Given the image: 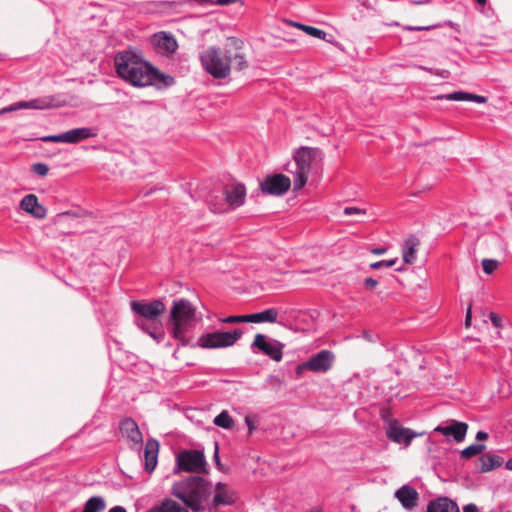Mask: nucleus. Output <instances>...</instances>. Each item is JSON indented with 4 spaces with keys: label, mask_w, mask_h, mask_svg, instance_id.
<instances>
[{
    "label": "nucleus",
    "mask_w": 512,
    "mask_h": 512,
    "mask_svg": "<svg viewBox=\"0 0 512 512\" xmlns=\"http://www.w3.org/2000/svg\"><path fill=\"white\" fill-rule=\"evenodd\" d=\"M471 321H472V312H471V306H469L467 313H466V317H465V323H464L466 328H469L471 326Z\"/></svg>",
    "instance_id": "nucleus-45"
},
{
    "label": "nucleus",
    "mask_w": 512,
    "mask_h": 512,
    "mask_svg": "<svg viewBox=\"0 0 512 512\" xmlns=\"http://www.w3.org/2000/svg\"><path fill=\"white\" fill-rule=\"evenodd\" d=\"M434 28L433 25H428V26H407L405 27V29L409 30V31H424V30H430Z\"/></svg>",
    "instance_id": "nucleus-41"
},
{
    "label": "nucleus",
    "mask_w": 512,
    "mask_h": 512,
    "mask_svg": "<svg viewBox=\"0 0 512 512\" xmlns=\"http://www.w3.org/2000/svg\"><path fill=\"white\" fill-rule=\"evenodd\" d=\"M141 54L142 52L137 48H129L116 54L114 63L116 71L122 79L125 80L127 76L132 75L131 72L137 66Z\"/></svg>",
    "instance_id": "nucleus-9"
},
{
    "label": "nucleus",
    "mask_w": 512,
    "mask_h": 512,
    "mask_svg": "<svg viewBox=\"0 0 512 512\" xmlns=\"http://www.w3.org/2000/svg\"><path fill=\"white\" fill-rule=\"evenodd\" d=\"M468 425L464 422L452 421L448 426H437L434 431L445 436H452L456 442H462L465 439Z\"/></svg>",
    "instance_id": "nucleus-20"
},
{
    "label": "nucleus",
    "mask_w": 512,
    "mask_h": 512,
    "mask_svg": "<svg viewBox=\"0 0 512 512\" xmlns=\"http://www.w3.org/2000/svg\"><path fill=\"white\" fill-rule=\"evenodd\" d=\"M478 509H477V506L474 505V504H468L464 507V511L463 512H477Z\"/></svg>",
    "instance_id": "nucleus-49"
},
{
    "label": "nucleus",
    "mask_w": 512,
    "mask_h": 512,
    "mask_svg": "<svg viewBox=\"0 0 512 512\" xmlns=\"http://www.w3.org/2000/svg\"><path fill=\"white\" fill-rule=\"evenodd\" d=\"M490 319L495 327L501 326V318L496 313L491 312Z\"/></svg>",
    "instance_id": "nucleus-44"
},
{
    "label": "nucleus",
    "mask_w": 512,
    "mask_h": 512,
    "mask_svg": "<svg viewBox=\"0 0 512 512\" xmlns=\"http://www.w3.org/2000/svg\"><path fill=\"white\" fill-rule=\"evenodd\" d=\"M31 170L39 176H46L48 174L49 168L44 163H35L32 165Z\"/></svg>",
    "instance_id": "nucleus-35"
},
{
    "label": "nucleus",
    "mask_w": 512,
    "mask_h": 512,
    "mask_svg": "<svg viewBox=\"0 0 512 512\" xmlns=\"http://www.w3.org/2000/svg\"><path fill=\"white\" fill-rule=\"evenodd\" d=\"M386 435L393 442L404 443L406 446L417 436L411 429L400 426L396 420L390 422Z\"/></svg>",
    "instance_id": "nucleus-18"
},
{
    "label": "nucleus",
    "mask_w": 512,
    "mask_h": 512,
    "mask_svg": "<svg viewBox=\"0 0 512 512\" xmlns=\"http://www.w3.org/2000/svg\"><path fill=\"white\" fill-rule=\"evenodd\" d=\"M195 322L196 307L189 300L181 298L173 301L169 314L171 334L182 345L188 344L186 334L194 327Z\"/></svg>",
    "instance_id": "nucleus-3"
},
{
    "label": "nucleus",
    "mask_w": 512,
    "mask_h": 512,
    "mask_svg": "<svg viewBox=\"0 0 512 512\" xmlns=\"http://www.w3.org/2000/svg\"><path fill=\"white\" fill-rule=\"evenodd\" d=\"M243 335L241 329L230 332L215 331L200 336L197 345L203 349H217L233 346Z\"/></svg>",
    "instance_id": "nucleus-7"
},
{
    "label": "nucleus",
    "mask_w": 512,
    "mask_h": 512,
    "mask_svg": "<svg viewBox=\"0 0 512 512\" xmlns=\"http://www.w3.org/2000/svg\"><path fill=\"white\" fill-rule=\"evenodd\" d=\"M235 503V494L227 484L218 482L214 488V497L209 505V510H216L222 505H232Z\"/></svg>",
    "instance_id": "nucleus-17"
},
{
    "label": "nucleus",
    "mask_w": 512,
    "mask_h": 512,
    "mask_svg": "<svg viewBox=\"0 0 512 512\" xmlns=\"http://www.w3.org/2000/svg\"><path fill=\"white\" fill-rule=\"evenodd\" d=\"M420 246V240L410 235L404 242L402 247V258L406 264H413L416 260V252Z\"/></svg>",
    "instance_id": "nucleus-24"
},
{
    "label": "nucleus",
    "mask_w": 512,
    "mask_h": 512,
    "mask_svg": "<svg viewBox=\"0 0 512 512\" xmlns=\"http://www.w3.org/2000/svg\"><path fill=\"white\" fill-rule=\"evenodd\" d=\"M319 155L317 148L302 147L294 154V160L297 166L294 178V189L299 190L307 183L308 175L311 171L312 162Z\"/></svg>",
    "instance_id": "nucleus-6"
},
{
    "label": "nucleus",
    "mask_w": 512,
    "mask_h": 512,
    "mask_svg": "<svg viewBox=\"0 0 512 512\" xmlns=\"http://www.w3.org/2000/svg\"><path fill=\"white\" fill-rule=\"evenodd\" d=\"M344 214L347 216L356 215V214L357 215H365L366 211L362 210L360 208H357V207H346L344 209Z\"/></svg>",
    "instance_id": "nucleus-38"
},
{
    "label": "nucleus",
    "mask_w": 512,
    "mask_h": 512,
    "mask_svg": "<svg viewBox=\"0 0 512 512\" xmlns=\"http://www.w3.org/2000/svg\"><path fill=\"white\" fill-rule=\"evenodd\" d=\"M503 458L498 455L486 454L479 458V470L482 473L489 472L503 464Z\"/></svg>",
    "instance_id": "nucleus-29"
},
{
    "label": "nucleus",
    "mask_w": 512,
    "mask_h": 512,
    "mask_svg": "<svg viewBox=\"0 0 512 512\" xmlns=\"http://www.w3.org/2000/svg\"><path fill=\"white\" fill-rule=\"evenodd\" d=\"M436 99H446V100H452V101H473L477 103H486L487 98L481 95H476L469 92L464 91H456L450 94L446 95H440L437 96Z\"/></svg>",
    "instance_id": "nucleus-27"
},
{
    "label": "nucleus",
    "mask_w": 512,
    "mask_h": 512,
    "mask_svg": "<svg viewBox=\"0 0 512 512\" xmlns=\"http://www.w3.org/2000/svg\"><path fill=\"white\" fill-rule=\"evenodd\" d=\"M223 195L226 203L232 208H238L245 203L246 187L242 183H231L224 187Z\"/></svg>",
    "instance_id": "nucleus-16"
},
{
    "label": "nucleus",
    "mask_w": 512,
    "mask_h": 512,
    "mask_svg": "<svg viewBox=\"0 0 512 512\" xmlns=\"http://www.w3.org/2000/svg\"><path fill=\"white\" fill-rule=\"evenodd\" d=\"M42 141L44 142H63L66 143V132L61 133L59 135H49L42 138Z\"/></svg>",
    "instance_id": "nucleus-37"
},
{
    "label": "nucleus",
    "mask_w": 512,
    "mask_h": 512,
    "mask_svg": "<svg viewBox=\"0 0 512 512\" xmlns=\"http://www.w3.org/2000/svg\"><path fill=\"white\" fill-rule=\"evenodd\" d=\"M211 492V484L201 476H188L171 487V494L192 512L205 510Z\"/></svg>",
    "instance_id": "nucleus-2"
},
{
    "label": "nucleus",
    "mask_w": 512,
    "mask_h": 512,
    "mask_svg": "<svg viewBox=\"0 0 512 512\" xmlns=\"http://www.w3.org/2000/svg\"><path fill=\"white\" fill-rule=\"evenodd\" d=\"M334 362L335 354L330 350H322L306 361V367L315 373H326L332 368Z\"/></svg>",
    "instance_id": "nucleus-14"
},
{
    "label": "nucleus",
    "mask_w": 512,
    "mask_h": 512,
    "mask_svg": "<svg viewBox=\"0 0 512 512\" xmlns=\"http://www.w3.org/2000/svg\"><path fill=\"white\" fill-rule=\"evenodd\" d=\"M105 508L106 502L102 496H92L85 502L82 512H103Z\"/></svg>",
    "instance_id": "nucleus-30"
},
{
    "label": "nucleus",
    "mask_w": 512,
    "mask_h": 512,
    "mask_svg": "<svg viewBox=\"0 0 512 512\" xmlns=\"http://www.w3.org/2000/svg\"><path fill=\"white\" fill-rule=\"evenodd\" d=\"M96 134L91 128L81 127L66 131V143L76 144L88 138L94 137Z\"/></svg>",
    "instance_id": "nucleus-28"
},
{
    "label": "nucleus",
    "mask_w": 512,
    "mask_h": 512,
    "mask_svg": "<svg viewBox=\"0 0 512 512\" xmlns=\"http://www.w3.org/2000/svg\"><path fill=\"white\" fill-rule=\"evenodd\" d=\"M482 267L486 274H492L497 269L498 262L494 259H483Z\"/></svg>",
    "instance_id": "nucleus-34"
},
{
    "label": "nucleus",
    "mask_w": 512,
    "mask_h": 512,
    "mask_svg": "<svg viewBox=\"0 0 512 512\" xmlns=\"http://www.w3.org/2000/svg\"><path fill=\"white\" fill-rule=\"evenodd\" d=\"M200 62L204 70L215 79H226L234 67L237 71L248 68L249 63L244 52V42L236 37L226 39L224 50L216 46H209L200 55Z\"/></svg>",
    "instance_id": "nucleus-1"
},
{
    "label": "nucleus",
    "mask_w": 512,
    "mask_h": 512,
    "mask_svg": "<svg viewBox=\"0 0 512 512\" xmlns=\"http://www.w3.org/2000/svg\"><path fill=\"white\" fill-rule=\"evenodd\" d=\"M70 214H72V213L69 212V211H66L64 213L59 214L58 217H61V216H64V215H70Z\"/></svg>",
    "instance_id": "nucleus-54"
},
{
    "label": "nucleus",
    "mask_w": 512,
    "mask_h": 512,
    "mask_svg": "<svg viewBox=\"0 0 512 512\" xmlns=\"http://www.w3.org/2000/svg\"><path fill=\"white\" fill-rule=\"evenodd\" d=\"M479 4L481 5H485L486 4V0H476Z\"/></svg>",
    "instance_id": "nucleus-55"
},
{
    "label": "nucleus",
    "mask_w": 512,
    "mask_h": 512,
    "mask_svg": "<svg viewBox=\"0 0 512 512\" xmlns=\"http://www.w3.org/2000/svg\"><path fill=\"white\" fill-rule=\"evenodd\" d=\"M364 285L367 289L372 290L377 287L378 282L373 278H366L364 281Z\"/></svg>",
    "instance_id": "nucleus-42"
},
{
    "label": "nucleus",
    "mask_w": 512,
    "mask_h": 512,
    "mask_svg": "<svg viewBox=\"0 0 512 512\" xmlns=\"http://www.w3.org/2000/svg\"><path fill=\"white\" fill-rule=\"evenodd\" d=\"M158 452H159L158 441L155 439H149L146 442L145 449H144L145 470L148 473L153 472L157 466Z\"/></svg>",
    "instance_id": "nucleus-22"
},
{
    "label": "nucleus",
    "mask_w": 512,
    "mask_h": 512,
    "mask_svg": "<svg viewBox=\"0 0 512 512\" xmlns=\"http://www.w3.org/2000/svg\"><path fill=\"white\" fill-rule=\"evenodd\" d=\"M213 422L216 426L224 429H230L234 425V420L227 411H222L214 418Z\"/></svg>",
    "instance_id": "nucleus-32"
},
{
    "label": "nucleus",
    "mask_w": 512,
    "mask_h": 512,
    "mask_svg": "<svg viewBox=\"0 0 512 512\" xmlns=\"http://www.w3.org/2000/svg\"><path fill=\"white\" fill-rule=\"evenodd\" d=\"M428 71L430 73L435 74L437 76H440L442 78H448L449 75H450L449 70H446V69H443V70H440V71L439 70L433 71L432 69H429Z\"/></svg>",
    "instance_id": "nucleus-43"
},
{
    "label": "nucleus",
    "mask_w": 512,
    "mask_h": 512,
    "mask_svg": "<svg viewBox=\"0 0 512 512\" xmlns=\"http://www.w3.org/2000/svg\"><path fill=\"white\" fill-rule=\"evenodd\" d=\"M236 3L243 4L242 0H215V5L219 6H228Z\"/></svg>",
    "instance_id": "nucleus-40"
},
{
    "label": "nucleus",
    "mask_w": 512,
    "mask_h": 512,
    "mask_svg": "<svg viewBox=\"0 0 512 512\" xmlns=\"http://www.w3.org/2000/svg\"><path fill=\"white\" fill-rule=\"evenodd\" d=\"M386 252H387V249L384 247L371 249V253L375 254V255H382V254H385Z\"/></svg>",
    "instance_id": "nucleus-46"
},
{
    "label": "nucleus",
    "mask_w": 512,
    "mask_h": 512,
    "mask_svg": "<svg viewBox=\"0 0 512 512\" xmlns=\"http://www.w3.org/2000/svg\"><path fill=\"white\" fill-rule=\"evenodd\" d=\"M213 458H214L215 464L218 467V469L223 471V467H222V464H221L220 458H219V446H218L217 442L214 443V455H213Z\"/></svg>",
    "instance_id": "nucleus-39"
},
{
    "label": "nucleus",
    "mask_w": 512,
    "mask_h": 512,
    "mask_svg": "<svg viewBox=\"0 0 512 512\" xmlns=\"http://www.w3.org/2000/svg\"><path fill=\"white\" fill-rule=\"evenodd\" d=\"M284 345L277 340H268L267 336L258 333L251 344L252 349H258L272 360L279 362L283 357Z\"/></svg>",
    "instance_id": "nucleus-11"
},
{
    "label": "nucleus",
    "mask_w": 512,
    "mask_h": 512,
    "mask_svg": "<svg viewBox=\"0 0 512 512\" xmlns=\"http://www.w3.org/2000/svg\"><path fill=\"white\" fill-rule=\"evenodd\" d=\"M108 512H127L122 506H114Z\"/></svg>",
    "instance_id": "nucleus-50"
},
{
    "label": "nucleus",
    "mask_w": 512,
    "mask_h": 512,
    "mask_svg": "<svg viewBox=\"0 0 512 512\" xmlns=\"http://www.w3.org/2000/svg\"><path fill=\"white\" fill-rule=\"evenodd\" d=\"M131 310L136 315L137 327L155 339L156 336L151 329H156L161 324L160 318L166 311L165 304L161 300L132 301Z\"/></svg>",
    "instance_id": "nucleus-4"
},
{
    "label": "nucleus",
    "mask_w": 512,
    "mask_h": 512,
    "mask_svg": "<svg viewBox=\"0 0 512 512\" xmlns=\"http://www.w3.org/2000/svg\"><path fill=\"white\" fill-rule=\"evenodd\" d=\"M147 512H189L184 504L171 498H165L160 503L151 507Z\"/></svg>",
    "instance_id": "nucleus-26"
},
{
    "label": "nucleus",
    "mask_w": 512,
    "mask_h": 512,
    "mask_svg": "<svg viewBox=\"0 0 512 512\" xmlns=\"http://www.w3.org/2000/svg\"><path fill=\"white\" fill-rule=\"evenodd\" d=\"M56 99L53 96H42L29 101H19L0 110V114L19 109L45 110L56 107Z\"/></svg>",
    "instance_id": "nucleus-13"
},
{
    "label": "nucleus",
    "mask_w": 512,
    "mask_h": 512,
    "mask_svg": "<svg viewBox=\"0 0 512 512\" xmlns=\"http://www.w3.org/2000/svg\"><path fill=\"white\" fill-rule=\"evenodd\" d=\"M177 471L190 473H206V459L203 452L199 450H184L177 455Z\"/></svg>",
    "instance_id": "nucleus-8"
},
{
    "label": "nucleus",
    "mask_w": 512,
    "mask_h": 512,
    "mask_svg": "<svg viewBox=\"0 0 512 512\" xmlns=\"http://www.w3.org/2000/svg\"><path fill=\"white\" fill-rule=\"evenodd\" d=\"M289 24L294 27H297L298 29L304 31L305 33H307L308 35H310L312 37L319 38V39H325V37H326V32L321 29H318L316 27L304 25L301 23L293 22V21H290Z\"/></svg>",
    "instance_id": "nucleus-31"
},
{
    "label": "nucleus",
    "mask_w": 512,
    "mask_h": 512,
    "mask_svg": "<svg viewBox=\"0 0 512 512\" xmlns=\"http://www.w3.org/2000/svg\"><path fill=\"white\" fill-rule=\"evenodd\" d=\"M131 73L132 75L127 76L125 81L136 87L158 84L168 87L174 83L172 76L161 73L150 62L144 59L143 54H141L137 61V66H135V69H133Z\"/></svg>",
    "instance_id": "nucleus-5"
},
{
    "label": "nucleus",
    "mask_w": 512,
    "mask_h": 512,
    "mask_svg": "<svg viewBox=\"0 0 512 512\" xmlns=\"http://www.w3.org/2000/svg\"><path fill=\"white\" fill-rule=\"evenodd\" d=\"M307 512H322V509L319 508V507H315V508H313V509H311V510H309Z\"/></svg>",
    "instance_id": "nucleus-53"
},
{
    "label": "nucleus",
    "mask_w": 512,
    "mask_h": 512,
    "mask_svg": "<svg viewBox=\"0 0 512 512\" xmlns=\"http://www.w3.org/2000/svg\"><path fill=\"white\" fill-rule=\"evenodd\" d=\"M427 512H460V510L451 499L439 497L429 502Z\"/></svg>",
    "instance_id": "nucleus-25"
},
{
    "label": "nucleus",
    "mask_w": 512,
    "mask_h": 512,
    "mask_svg": "<svg viewBox=\"0 0 512 512\" xmlns=\"http://www.w3.org/2000/svg\"><path fill=\"white\" fill-rule=\"evenodd\" d=\"M278 318V311L274 308L264 310L259 313L248 314V315H236L221 318L220 321L226 324L235 323H262L269 322L275 323Z\"/></svg>",
    "instance_id": "nucleus-12"
},
{
    "label": "nucleus",
    "mask_w": 512,
    "mask_h": 512,
    "mask_svg": "<svg viewBox=\"0 0 512 512\" xmlns=\"http://www.w3.org/2000/svg\"><path fill=\"white\" fill-rule=\"evenodd\" d=\"M305 370H308V367H306V362H303L296 367V374L301 375Z\"/></svg>",
    "instance_id": "nucleus-47"
},
{
    "label": "nucleus",
    "mask_w": 512,
    "mask_h": 512,
    "mask_svg": "<svg viewBox=\"0 0 512 512\" xmlns=\"http://www.w3.org/2000/svg\"><path fill=\"white\" fill-rule=\"evenodd\" d=\"M120 431L123 436L128 438L133 443H141L143 440L142 433L137 423L132 418H125L120 423Z\"/></svg>",
    "instance_id": "nucleus-23"
},
{
    "label": "nucleus",
    "mask_w": 512,
    "mask_h": 512,
    "mask_svg": "<svg viewBox=\"0 0 512 512\" xmlns=\"http://www.w3.org/2000/svg\"><path fill=\"white\" fill-rule=\"evenodd\" d=\"M488 438V434L484 431H479L477 434H476V439L479 440V441H484Z\"/></svg>",
    "instance_id": "nucleus-48"
},
{
    "label": "nucleus",
    "mask_w": 512,
    "mask_h": 512,
    "mask_svg": "<svg viewBox=\"0 0 512 512\" xmlns=\"http://www.w3.org/2000/svg\"><path fill=\"white\" fill-rule=\"evenodd\" d=\"M506 469L512 471V458L506 462Z\"/></svg>",
    "instance_id": "nucleus-52"
},
{
    "label": "nucleus",
    "mask_w": 512,
    "mask_h": 512,
    "mask_svg": "<svg viewBox=\"0 0 512 512\" xmlns=\"http://www.w3.org/2000/svg\"><path fill=\"white\" fill-rule=\"evenodd\" d=\"M151 43L159 54L167 56L173 54L178 48L176 39L163 31L155 33L151 38Z\"/></svg>",
    "instance_id": "nucleus-15"
},
{
    "label": "nucleus",
    "mask_w": 512,
    "mask_h": 512,
    "mask_svg": "<svg viewBox=\"0 0 512 512\" xmlns=\"http://www.w3.org/2000/svg\"><path fill=\"white\" fill-rule=\"evenodd\" d=\"M396 261H397V258L392 259V260H382V261H378V262L371 263V264H370V267H371L372 269H380V268H382V267H387V268H389V267L394 266V265H395V263H396Z\"/></svg>",
    "instance_id": "nucleus-36"
},
{
    "label": "nucleus",
    "mask_w": 512,
    "mask_h": 512,
    "mask_svg": "<svg viewBox=\"0 0 512 512\" xmlns=\"http://www.w3.org/2000/svg\"><path fill=\"white\" fill-rule=\"evenodd\" d=\"M245 422H246V423H247V425H248L249 433H252V431H253V430H254V428H255V427H254L253 422L250 420V418H249V417H246V418H245Z\"/></svg>",
    "instance_id": "nucleus-51"
},
{
    "label": "nucleus",
    "mask_w": 512,
    "mask_h": 512,
    "mask_svg": "<svg viewBox=\"0 0 512 512\" xmlns=\"http://www.w3.org/2000/svg\"><path fill=\"white\" fill-rule=\"evenodd\" d=\"M486 449L484 444H472L466 447L461 452V457L464 459H470L476 455L481 454Z\"/></svg>",
    "instance_id": "nucleus-33"
},
{
    "label": "nucleus",
    "mask_w": 512,
    "mask_h": 512,
    "mask_svg": "<svg viewBox=\"0 0 512 512\" xmlns=\"http://www.w3.org/2000/svg\"><path fill=\"white\" fill-rule=\"evenodd\" d=\"M395 496L402 504V506L408 510L416 507L419 500L418 492L409 485H404L399 488L396 491Z\"/></svg>",
    "instance_id": "nucleus-21"
},
{
    "label": "nucleus",
    "mask_w": 512,
    "mask_h": 512,
    "mask_svg": "<svg viewBox=\"0 0 512 512\" xmlns=\"http://www.w3.org/2000/svg\"><path fill=\"white\" fill-rule=\"evenodd\" d=\"M259 186L264 194L282 196L290 189L291 180L284 174L268 175L260 182Z\"/></svg>",
    "instance_id": "nucleus-10"
},
{
    "label": "nucleus",
    "mask_w": 512,
    "mask_h": 512,
    "mask_svg": "<svg viewBox=\"0 0 512 512\" xmlns=\"http://www.w3.org/2000/svg\"><path fill=\"white\" fill-rule=\"evenodd\" d=\"M20 207L37 219H44L47 215L46 208L41 205L34 194L26 195L20 202Z\"/></svg>",
    "instance_id": "nucleus-19"
}]
</instances>
